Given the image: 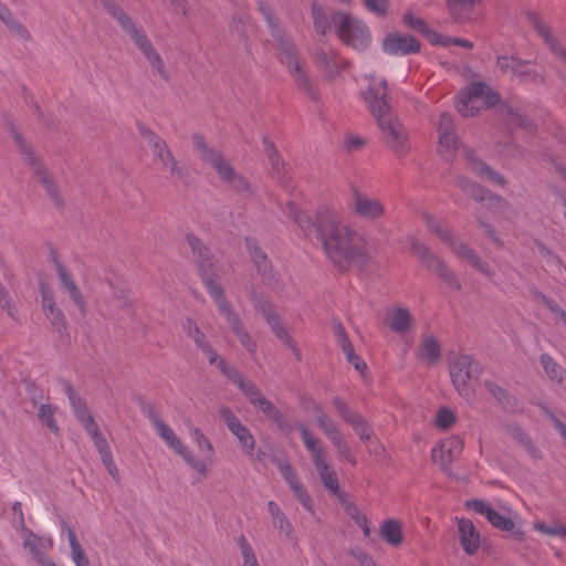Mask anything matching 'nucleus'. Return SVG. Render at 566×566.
<instances>
[{
	"instance_id": "nucleus-46",
	"label": "nucleus",
	"mask_w": 566,
	"mask_h": 566,
	"mask_svg": "<svg viewBox=\"0 0 566 566\" xmlns=\"http://www.w3.org/2000/svg\"><path fill=\"white\" fill-rule=\"evenodd\" d=\"M0 20L7 24L11 30L15 31L20 36L27 38L28 31L24 27L18 22L11 11L7 8L6 4L0 2Z\"/></svg>"
},
{
	"instance_id": "nucleus-64",
	"label": "nucleus",
	"mask_w": 566,
	"mask_h": 566,
	"mask_svg": "<svg viewBox=\"0 0 566 566\" xmlns=\"http://www.w3.org/2000/svg\"><path fill=\"white\" fill-rule=\"evenodd\" d=\"M455 421V415L450 409H440L437 413L436 423L441 429H448Z\"/></svg>"
},
{
	"instance_id": "nucleus-35",
	"label": "nucleus",
	"mask_w": 566,
	"mask_h": 566,
	"mask_svg": "<svg viewBox=\"0 0 566 566\" xmlns=\"http://www.w3.org/2000/svg\"><path fill=\"white\" fill-rule=\"evenodd\" d=\"M314 409L316 411V423L329 441L343 434L335 420L324 412L319 406H315Z\"/></svg>"
},
{
	"instance_id": "nucleus-26",
	"label": "nucleus",
	"mask_w": 566,
	"mask_h": 566,
	"mask_svg": "<svg viewBox=\"0 0 566 566\" xmlns=\"http://www.w3.org/2000/svg\"><path fill=\"white\" fill-rule=\"evenodd\" d=\"M245 245L250 253V256L255 265V269L259 274L262 275L263 282L271 284L274 279L272 263L269 260L265 252L258 245L255 239L245 238Z\"/></svg>"
},
{
	"instance_id": "nucleus-58",
	"label": "nucleus",
	"mask_w": 566,
	"mask_h": 566,
	"mask_svg": "<svg viewBox=\"0 0 566 566\" xmlns=\"http://www.w3.org/2000/svg\"><path fill=\"white\" fill-rule=\"evenodd\" d=\"M218 369L237 386L244 380V376L235 367L228 365L226 360H219Z\"/></svg>"
},
{
	"instance_id": "nucleus-56",
	"label": "nucleus",
	"mask_w": 566,
	"mask_h": 566,
	"mask_svg": "<svg viewBox=\"0 0 566 566\" xmlns=\"http://www.w3.org/2000/svg\"><path fill=\"white\" fill-rule=\"evenodd\" d=\"M534 528L549 536L566 537V526L559 522H554L552 525L542 522L535 523Z\"/></svg>"
},
{
	"instance_id": "nucleus-3",
	"label": "nucleus",
	"mask_w": 566,
	"mask_h": 566,
	"mask_svg": "<svg viewBox=\"0 0 566 566\" xmlns=\"http://www.w3.org/2000/svg\"><path fill=\"white\" fill-rule=\"evenodd\" d=\"M259 11L264 18L269 33L273 39L274 46L279 51L277 59L280 63L286 66L297 86L313 101H317L318 95L300 64V50L295 42L289 35L282 22L269 4L260 1Z\"/></svg>"
},
{
	"instance_id": "nucleus-24",
	"label": "nucleus",
	"mask_w": 566,
	"mask_h": 566,
	"mask_svg": "<svg viewBox=\"0 0 566 566\" xmlns=\"http://www.w3.org/2000/svg\"><path fill=\"white\" fill-rule=\"evenodd\" d=\"M530 64V61L522 60L514 55H500L496 59V65L503 73H512L520 78L531 76L536 83L542 81L538 74H532Z\"/></svg>"
},
{
	"instance_id": "nucleus-61",
	"label": "nucleus",
	"mask_w": 566,
	"mask_h": 566,
	"mask_svg": "<svg viewBox=\"0 0 566 566\" xmlns=\"http://www.w3.org/2000/svg\"><path fill=\"white\" fill-rule=\"evenodd\" d=\"M139 134L143 136V138L148 143V145L151 148V151L155 148H158L160 145L166 143L164 139H161L156 133H154L150 128L146 127L144 124L137 125Z\"/></svg>"
},
{
	"instance_id": "nucleus-2",
	"label": "nucleus",
	"mask_w": 566,
	"mask_h": 566,
	"mask_svg": "<svg viewBox=\"0 0 566 566\" xmlns=\"http://www.w3.org/2000/svg\"><path fill=\"white\" fill-rule=\"evenodd\" d=\"M363 96L378 123L386 145L396 154L405 155L408 150L406 132L400 122L391 116L386 80L378 81L376 76H369V85Z\"/></svg>"
},
{
	"instance_id": "nucleus-60",
	"label": "nucleus",
	"mask_w": 566,
	"mask_h": 566,
	"mask_svg": "<svg viewBox=\"0 0 566 566\" xmlns=\"http://www.w3.org/2000/svg\"><path fill=\"white\" fill-rule=\"evenodd\" d=\"M331 442L343 458H345L352 464H356V460L352 454L350 447L343 434L333 439Z\"/></svg>"
},
{
	"instance_id": "nucleus-51",
	"label": "nucleus",
	"mask_w": 566,
	"mask_h": 566,
	"mask_svg": "<svg viewBox=\"0 0 566 566\" xmlns=\"http://www.w3.org/2000/svg\"><path fill=\"white\" fill-rule=\"evenodd\" d=\"M535 295L555 315V318L566 327V312L542 292H536Z\"/></svg>"
},
{
	"instance_id": "nucleus-4",
	"label": "nucleus",
	"mask_w": 566,
	"mask_h": 566,
	"mask_svg": "<svg viewBox=\"0 0 566 566\" xmlns=\"http://www.w3.org/2000/svg\"><path fill=\"white\" fill-rule=\"evenodd\" d=\"M186 240L191 248L203 285L219 310L229 302L223 294L222 286L212 277L214 274V263L210 251L202 241L192 233L187 234Z\"/></svg>"
},
{
	"instance_id": "nucleus-19",
	"label": "nucleus",
	"mask_w": 566,
	"mask_h": 566,
	"mask_svg": "<svg viewBox=\"0 0 566 566\" xmlns=\"http://www.w3.org/2000/svg\"><path fill=\"white\" fill-rule=\"evenodd\" d=\"M349 208L364 220H376L385 213V207L381 201L370 198L358 189H353Z\"/></svg>"
},
{
	"instance_id": "nucleus-62",
	"label": "nucleus",
	"mask_w": 566,
	"mask_h": 566,
	"mask_svg": "<svg viewBox=\"0 0 566 566\" xmlns=\"http://www.w3.org/2000/svg\"><path fill=\"white\" fill-rule=\"evenodd\" d=\"M448 9L452 15H458L462 11H472L475 0H446Z\"/></svg>"
},
{
	"instance_id": "nucleus-11",
	"label": "nucleus",
	"mask_w": 566,
	"mask_h": 566,
	"mask_svg": "<svg viewBox=\"0 0 566 566\" xmlns=\"http://www.w3.org/2000/svg\"><path fill=\"white\" fill-rule=\"evenodd\" d=\"M475 99H483L488 106H493L500 102V95L485 83L474 82L459 94L457 111L467 117L474 116L479 109L473 105Z\"/></svg>"
},
{
	"instance_id": "nucleus-53",
	"label": "nucleus",
	"mask_w": 566,
	"mask_h": 566,
	"mask_svg": "<svg viewBox=\"0 0 566 566\" xmlns=\"http://www.w3.org/2000/svg\"><path fill=\"white\" fill-rule=\"evenodd\" d=\"M238 388L244 394L250 403L253 406H255L258 401L264 397L256 385L245 378L241 384H239Z\"/></svg>"
},
{
	"instance_id": "nucleus-45",
	"label": "nucleus",
	"mask_w": 566,
	"mask_h": 566,
	"mask_svg": "<svg viewBox=\"0 0 566 566\" xmlns=\"http://www.w3.org/2000/svg\"><path fill=\"white\" fill-rule=\"evenodd\" d=\"M347 514L355 521V523L361 527L365 537H369L371 534L370 522L366 515L361 514L358 506L353 503H348L345 506Z\"/></svg>"
},
{
	"instance_id": "nucleus-10",
	"label": "nucleus",
	"mask_w": 566,
	"mask_h": 566,
	"mask_svg": "<svg viewBox=\"0 0 566 566\" xmlns=\"http://www.w3.org/2000/svg\"><path fill=\"white\" fill-rule=\"evenodd\" d=\"M411 253L420 259L422 264L452 290L460 291L462 284L458 279L457 274L443 262V260L432 253L430 249L418 240L411 242Z\"/></svg>"
},
{
	"instance_id": "nucleus-27",
	"label": "nucleus",
	"mask_w": 566,
	"mask_h": 566,
	"mask_svg": "<svg viewBox=\"0 0 566 566\" xmlns=\"http://www.w3.org/2000/svg\"><path fill=\"white\" fill-rule=\"evenodd\" d=\"M164 442L170 450L179 454L190 468L200 474L206 475L207 465L205 461L197 459L192 452L181 442L175 432L170 434Z\"/></svg>"
},
{
	"instance_id": "nucleus-48",
	"label": "nucleus",
	"mask_w": 566,
	"mask_h": 566,
	"mask_svg": "<svg viewBox=\"0 0 566 566\" xmlns=\"http://www.w3.org/2000/svg\"><path fill=\"white\" fill-rule=\"evenodd\" d=\"M86 432L92 438L94 446L96 447L101 458L105 457L106 454L112 453L109 446H108L106 439L101 433L97 423L87 428Z\"/></svg>"
},
{
	"instance_id": "nucleus-30",
	"label": "nucleus",
	"mask_w": 566,
	"mask_h": 566,
	"mask_svg": "<svg viewBox=\"0 0 566 566\" xmlns=\"http://www.w3.org/2000/svg\"><path fill=\"white\" fill-rule=\"evenodd\" d=\"M416 357L428 366L434 365L441 357V346L433 336H423L417 350Z\"/></svg>"
},
{
	"instance_id": "nucleus-37",
	"label": "nucleus",
	"mask_w": 566,
	"mask_h": 566,
	"mask_svg": "<svg viewBox=\"0 0 566 566\" xmlns=\"http://www.w3.org/2000/svg\"><path fill=\"white\" fill-rule=\"evenodd\" d=\"M463 450V441L460 438L453 437L441 444V467L446 470L452 462L453 458L459 455Z\"/></svg>"
},
{
	"instance_id": "nucleus-20",
	"label": "nucleus",
	"mask_w": 566,
	"mask_h": 566,
	"mask_svg": "<svg viewBox=\"0 0 566 566\" xmlns=\"http://www.w3.org/2000/svg\"><path fill=\"white\" fill-rule=\"evenodd\" d=\"M526 19L527 22L534 28L536 33L542 38L544 43L549 48V50L560 59L563 67L562 72L566 78V49L559 44L558 40L552 34L548 24L543 22L536 13L527 12Z\"/></svg>"
},
{
	"instance_id": "nucleus-52",
	"label": "nucleus",
	"mask_w": 566,
	"mask_h": 566,
	"mask_svg": "<svg viewBox=\"0 0 566 566\" xmlns=\"http://www.w3.org/2000/svg\"><path fill=\"white\" fill-rule=\"evenodd\" d=\"M229 189L238 195L245 197H250L255 193V188L253 187V185H251L248 181V179L241 174H239L237 178L232 181Z\"/></svg>"
},
{
	"instance_id": "nucleus-42",
	"label": "nucleus",
	"mask_w": 566,
	"mask_h": 566,
	"mask_svg": "<svg viewBox=\"0 0 566 566\" xmlns=\"http://www.w3.org/2000/svg\"><path fill=\"white\" fill-rule=\"evenodd\" d=\"M312 17L314 30L321 35H325L331 25L333 27L332 17L328 19L324 9L315 2L312 4Z\"/></svg>"
},
{
	"instance_id": "nucleus-16",
	"label": "nucleus",
	"mask_w": 566,
	"mask_h": 566,
	"mask_svg": "<svg viewBox=\"0 0 566 566\" xmlns=\"http://www.w3.org/2000/svg\"><path fill=\"white\" fill-rule=\"evenodd\" d=\"M381 49L388 55L406 56L418 53L421 49V44L418 39L411 34L391 32L384 38Z\"/></svg>"
},
{
	"instance_id": "nucleus-40",
	"label": "nucleus",
	"mask_w": 566,
	"mask_h": 566,
	"mask_svg": "<svg viewBox=\"0 0 566 566\" xmlns=\"http://www.w3.org/2000/svg\"><path fill=\"white\" fill-rule=\"evenodd\" d=\"M271 165V174L272 177L286 190L292 188L290 184L291 177L289 176V168L285 163L282 160L281 156H275V159L272 157L269 159Z\"/></svg>"
},
{
	"instance_id": "nucleus-59",
	"label": "nucleus",
	"mask_w": 566,
	"mask_h": 566,
	"mask_svg": "<svg viewBox=\"0 0 566 566\" xmlns=\"http://www.w3.org/2000/svg\"><path fill=\"white\" fill-rule=\"evenodd\" d=\"M248 17L243 13H233L230 22V29L233 33H237L241 39H244V41L248 40L247 38V31H245V24H247Z\"/></svg>"
},
{
	"instance_id": "nucleus-22",
	"label": "nucleus",
	"mask_w": 566,
	"mask_h": 566,
	"mask_svg": "<svg viewBox=\"0 0 566 566\" xmlns=\"http://www.w3.org/2000/svg\"><path fill=\"white\" fill-rule=\"evenodd\" d=\"M465 505L476 514L484 516L492 524V526L500 531L511 532L515 526L512 518L502 515L501 513L492 509L490 504H488L483 500H468L465 502Z\"/></svg>"
},
{
	"instance_id": "nucleus-63",
	"label": "nucleus",
	"mask_w": 566,
	"mask_h": 566,
	"mask_svg": "<svg viewBox=\"0 0 566 566\" xmlns=\"http://www.w3.org/2000/svg\"><path fill=\"white\" fill-rule=\"evenodd\" d=\"M254 407L259 408L271 420H277L281 417V411L265 397H262Z\"/></svg>"
},
{
	"instance_id": "nucleus-36",
	"label": "nucleus",
	"mask_w": 566,
	"mask_h": 566,
	"mask_svg": "<svg viewBox=\"0 0 566 566\" xmlns=\"http://www.w3.org/2000/svg\"><path fill=\"white\" fill-rule=\"evenodd\" d=\"M142 411L149 419L163 441H165L170 434L175 432L166 422H164L159 412L156 411L153 406H144Z\"/></svg>"
},
{
	"instance_id": "nucleus-32",
	"label": "nucleus",
	"mask_w": 566,
	"mask_h": 566,
	"mask_svg": "<svg viewBox=\"0 0 566 566\" xmlns=\"http://www.w3.org/2000/svg\"><path fill=\"white\" fill-rule=\"evenodd\" d=\"M413 323L410 312L405 307H397L387 315V324L389 328L400 335L407 333Z\"/></svg>"
},
{
	"instance_id": "nucleus-49",
	"label": "nucleus",
	"mask_w": 566,
	"mask_h": 566,
	"mask_svg": "<svg viewBox=\"0 0 566 566\" xmlns=\"http://www.w3.org/2000/svg\"><path fill=\"white\" fill-rule=\"evenodd\" d=\"M476 165V175L479 177L484 178L499 186H504L506 184V179L486 163H478Z\"/></svg>"
},
{
	"instance_id": "nucleus-43",
	"label": "nucleus",
	"mask_w": 566,
	"mask_h": 566,
	"mask_svg": "<svg viewBox=\"0 0 566 566\" xmlns=\"http://www.w3.org/2000/svg\"><path fill=\"white\" fill-rule=\"evenodd\" d=\"M22 530L25 531V538L23 542V546L25 548H29L33 558L41 565H43V560H50L51 558L46 557L40 549V546H39L40 537L27 527L22 528Z\"/></svg>"
},
{
	"instance_id": "nucleus-5",
	"label": "nucleus",
	"mask_w": 566,
	"mask_h": 566,
	"mask_svg": "<svg viewBox=\"0 0 566 566\" xmlns=\"http://www.w3.org/2000/svg\"><path fill=\"white\" fill-rule=\"evenodd\" d=\"M332 23L339 39L357 51L366 50L371 42L370 32L365 22L344 11L332 12Z\"/></svg>"
},
{
	"instance_id": "nucleus-9",
	"label": "nucleus",
	"mask_w": 566,
	"mask_h": 566,
	"mask_svg": "<svg viewBox=\"0 0 566 566\" xmlns=\"http://www.w3.org/2000/svg\"><path fill=\"white\" fill-rule=\"evenodd\" d=\"M192 144L195 149L200 154L201 160L209 164L217 172L219 179L229 188L239 172L235 171L222 151L209 146L200 134L192 136Z\"/></svg>"
},
{
	"instance_id": "nucleus-50",
	"label": "nucleus",
	"mask_w": 566,
	"mask_h": 566,
	"mask_svg": "<svg viewBox=\"0 0 566 566\" xmlns=\"http://www.w3.org/2000/svg\"><path fill=\"white\" fill-rule=\"evenodd\" d=\"M219 312L227 319V323H228V325L231 328L233 334L237 333V332H240V329L244 328V325L242 323V319H241L240 315L232 308L230 303H228L224 306L220 307Z\"/></svg>"
},
{
	"instance_id": "nucleus-6",
	"label": "nucleus",
	"mask_w": 566,
	"mask_h": 566,
	"mask_svg": "<svg viewBox=\"0 0 566 566\" xmlns=\"http://www.w3.org/2000/svg\"><path fill=\"white\" fill-rule=\"evenodd\" d=\"M298 429L303 443L307 451L311 453L312 461L318 472V475L324 484V486L328 490V492L333 495H340V488L337 474L335 470L329 465L327 461V454L325 450L322 448L319 442L310 433L308 429L303 424H296Z\"/></svg>"
},
{
	"instance_id": "nucleus-13",
	"label": "nucleus",
	"mask_w": 566,
	"mask_h": 566,
	"mask_svg": "<svg viewBox=\"0 0 566 566\" xmlns=\"http://www.w3.org/2000/svg\"><path fill=\"white\" fill-rule=\"evenodd\" d=\"M482 373L481 365L470 355H459L450 368V376L453 386L461 396H467L468 381L476 379Z\"/></svg>"
},
{
	"instance_id": "nucleus-23",
	"label": "nucleus",
	"mask_w": 566,
	"mask_h": 566,
	"mask_svg": "<svg viewBox=\"0 0 566 566\" xmlns=\"http://www.w3.org/2000/svg\"><path fill=\"white\" fill-rule=\"evenodd\" d=\"M57 277L62 290L69 295L70 300L77 307L82 316L86 315L87 306L82 292L80 291L73 274L65 265H59Z\"/></svg>"
},
{
	"instance_id": "nucleus-18",
	"label": "nucleus",
	"mask_w": 566,
	"mask_h": 566,
	"mask_svg": "<svg viewBox=\"0 0 566 566\" xmlns=\"http://www.w3.org/2000/svg\"><path fill=\"white\" fill-rule=\"evenodd\" d=\"M333 406L342 419L353 427L355 433L363 441H368L373 438L374 430L361 413L352 409L348 403L339 397L333 399Z\"/></svg>"
},
{
	"instance_id": "nucleus-47",
	"label": "nucleus",
	"mask_w": 566,
	"mask_h": 566,
	"mask_svg": "<svg viewBox=\"0 0 566 566\" xmlns=\"http://www.w3.org/2000/svg\"><path fill=\"white\" fill-rule=\"evenodd\" d=\"M268 325L272 329L273 334L284 344L292 345V337L289 334L286 326L283 324L281 317L279 315L271 317L269 319Z\"/></svg>"
},
{
	"instance_id": "nucleus-41",
	"label": "nucleus",
	"mask_w": 566,
	"mask_h": 566,
	"mask_svg": "<svg viewBox=\"0 0 566 566\" xmlns=\"http://www.w3.org/2000/svg\"><path fill=\"white\" fill-rule=\"evenodd\" d=\"M539 363L548 378L557 384L564 380V368L548 354L544 353L539 356Z\"/></svg>"
},
{
	"instance_id": "nucleus-29",
	"label": "nucleus",
	"mask_w": 566,
	"mask_h": 566,
	"mask_svg": "<svg viewBox=\"0 0 566 566\" xmlns=\"http://www.w3.org/2000/svg\"><path fill=\"white\" fill-rule=\"evenodd\" d=\"M484 386L488 392L496 400L497 405L506 412H516L518 410V400L506 389L502 388L492 380H486Z\"/></svg>"
},
{
	"instance_id": "nucleus-28",
	"label": "nucleus",
	"mask_w": 566,
	"mask_h": 566,
	"mask_svg": "<svg viewBox=\"0 0 566 566\" xmlns=\"http://www.w3.org/2000/svg\"><path fill=\"white\" fill-rule=\"evenodd\" d=\"M458 528L460 534V543L463 551L469 555L475 554L480 547V535L475 531L472 521L467 518L460 520Z\"/></svg>"
},
{
	"instance_id": "nucleus-34",
	"label": "nucleus",
	"mask_w": 566,
	"mask_h": 566,
	"mask_svg": "<svg viewBox=\"0 0 566 566\" xmlns=\"http://www.w3.org/2000/svg\"><path fill=\"white\" fill-rule=\"evenodd\" d=\"M62 528L66 531L71 557L75 566H90V560L77 541L75 532L65 522H63Z\"/></svg>"
},
{
	"instance_id": "nucleus-44",
	"label": "nucleus",
	"mask_w": 566,
	"mask_h": 566,
	"mask_svg": "<svg viewBox=\"0 0 566 566\" xmlns=\"http://www.w3.org/2000/svg\"><path fill=\"white\" fill-rule=\"evenodd\" d=\"M182 328L187 336L192 338L197 347L200 349L210 343L192 318L187 317L182 323Z\"/></svg>"
},
{
	"instance_id": "nucleus-31",
	"label": "nucleus",
	"mask_w": 566,
	"mask_h": 566,
	"mask_svg": "<svg viewBox=\"0 0 566 566\" xmlns=\"http://www.w3.org/2000/svg\"><path fill=\"white\" fill-rule=\"evenodd\" d=\"M315 65L334 77L338 73L337 54L332 48L322 46L313 54Z\"/></svg>"
},
{
	"instance_id": "nucleus-55",
	"label": "nucleus",
	"mask_w": 566,
	"mask_h": 566,
	"mask_svg": "<svg viewBox=\"0 0 566 566\" xmlns=\"http://www.w3.org/2000/svg\"><path fill=\"white\" fill-rule=\"evenodd\" d=\"M192 440L197 443L198 449L201 452H208L207 459L211 461L213 452H212V444L209 441V439L205 436V433L199 428H193L190 431Z\"/></svg>"
},
{
	"instance_id": "nucleus-39",
	"label": "nucleus",
	"mask_w": 566,
	"mask_h": 566,
	"mask_svg": "<svg viewBox=\"0 0 566 566\" xmlns=\"http://www.w3.org/2000/svg\"><path fill=\"white\" fill-rule=\"evenodd\" d=\"M380 536L388 544L398 546L403 539L400 523L395 520L385 521L380 526Z\"/></svg>"
},
{
	"instance_id": "nucleus-57",
	"label": "nucleus",
	"mask_w": 566,
	"mask_h": 566,
	"mask_svg": "<svg viewBox=\"0 0 566 566\" xmlns=\"http://www.w3.org/2000/svg\"><path fill=\"white\" fill-rule=\"evenodd\" d=\"M364 7L377 17H386L389 10V0H361Z\"/></svg>"
},
{
	"instance_id": "nucleus-25",
	"label": "nucleus",
	"mask_w": 566,
	"mask_h": 566,
	"mask_svg": "<svg viewBox=\"0 0 566 566\" xmlns=\"http://www.w3.org/2000/svg\"><path fill=\"white\" fill-rule=\"evenodd\" d=\"M64 394L67 396L69 401L72 406L73 413L77 421L84 427L87 428L96 424L93 416L91 415L85 401L82 397L74 390L73 386L69 381L63 382Z\"/></svg>"
},
{
	"instance_id": "nucleus-14",
	"label": "nucleus",
	"mask_w": 566,
	"mask_h": 566,
	"mask_svg": "<svg viewBox=\"0 0 566 566\" xmlns=\"http://www.w3.org/2000/svg\"><path fill=\"white\" fill-rule=\"evenodd\" d=\"M40 295H41V307L46 317L51 323L54 332L60 336L67 333V321L64 312L59 307L55 302V295L52 289L45 283H40Z\"/></svg>"
},
{
	"instance_id": "nucleus-1",
	"label": "nucleus",
	"mask_w": 566,
	"mask_h": 566,
	"mask_svg": "<svg viewBox=\"0 0 566 566\" xmlns=\"http://www.w3.org/2000/svg\"><path fill=\"white\" fill-rule=\"evenodd\" d=\"M284 213L301 228L305 237L316 239L327 260L338 270L347 271L352 265L360 269L367 265L369 253L366 240L343 223L336 212L322 207L312 218L289 201Z\"/></svg>"
},
{
	"instance_id": "nucleus-17",
	"label": "nucleus",
	"mask_w": 566,
	"mask_h": 566,
	"mask_svg": "<svg viewBox=\"0 0 566 566\" xmlns=\"http://www.w3.org/2000/svg\"><path fill=\"white\" fill-rule=\"evenodd\" d=\"M219 415L230 432L238 439L243 452L248 457H252L255 448V439L249 428L240 421L229 407H222L219 410Z\"/></svg>"
},
{
	"instance_id": "nucleus-15",
	"label": "nucleus",
	"mask_w": 566,
	"mask_h": 566,
	"mask_svg": "<svg viewBox=\"0 0 566 566\" xmlns=\"http://www.w3.org/2000/svg\"><path fill=\"white\" fill-rule=\"evenodd\" d=\"M437 130L439 133L437 150L444 160L449 161L454 157L459 144L454 133L453 118L450 113L443 112L440 114Z\"/></svg>"
},
{
	"instance_id": "nucleus-21",
	"label": "nucleus",
	"mask_w": 566,
	"mask_h": 566,
	"mask_svg": "<svg viewBox=\"0 0 566 566\" xmlns=\"http://www.w3.org/2000/svg\"><path fill=\"white\" fill-rule=\"evenodd\" d=\"M458 187L468 196H470L475 201L482 202L489 207H501L504 202V199L490 191L489 189L482 187L473 180L468 179L464 176H458L455 178Z\"/></svg>"
},
{
	"instance_id": "nucleus-54",
	"label": "nucleus",
	"mask_w": 566,
	"mask_h": 566,
	"mask_svg": "<svg viewBox=\"0 0 566 566\" xmlns=\"http://www.w3.org/2000/svg\"><path fill=\"white\" fill-rule=\"evenodd\" d=\"M277 468L280 470L281 475L285 480V482L289 484L291 490L298 486L301 483L296 472L293 470L292 465L286 461H280L277 463Z\"/></svg>"
},
{
	"instance_id": "nucleus-33",
	"label": "nucleus",
	"mask_w": 566,
	"mask_h": 566,
	"mask_svg": "<svg viewBox=\"0 0 566 566\" xmlns=\"http://www.w3.org/2000/svg\"><path fill=\"white\" fill-rule=\"evenodd\" d=\"M153 159L155 163L161 165L164 171H169L171 176L180 175L181 169L178 166V161L169 149L167 143H164L158 148L153 150Z\"/></svg>"
},
{
	"instance_id": "nucleus-38",
	"label": "nucleus",
	"mask_w": 566,
	"mask_h": 566,
	"mask_svg": "<svg viewBox=\"0 0 566 566\" xmlns=\"http://www.w3.org/2000/svg\"><path fill=\"white\" fill-rule=\"evenodd\" d=\"M57 407L51 403H40L38 407L36 417L39 421L44 424L52 433L57 436L60 427L54 418Z\"/></svg>"
},
{
	"instance_id": "nucleus-7",
	"label": "nucleus",
	"mask_w": 566,
	"mask_h": 566,
	"mask_svg": "<svg viewBox=\"0 0 566 566\" xmlns=\"http://www.w3.org/2000/svg\"><path fill=\"white\" fill-rule=\"evenodd\" d=\"M9 130L20 154L25 157L28 165L31 167L33 176L36 177L39 181L44 186L54 205L59 209H62L64 201L59 191V188L52 180L51 176L46 172L43 164L33 154L32 147L23 139L22 135L17 130L13 124H9Z\"/></svg>"
},
{
	"instance_id": "nucleus-8",
	"label": "nucleus",
	"mask_w": 566,
	"mask_h": 566,
	"mask_svg": "<svg viewBox=\"0 0 566 566\" xmlns=\"http://www.w3.org/2000/svg\"><path fill=\"white\" fill-rule=\"evenodd\" d=\"M427 226L432 233L437 234L442 241L451 247L453 253L458 258L465 260L472 268L484 274L486 277H492L494 275V270L488 262L483 261L475 251L469 248L465 243L455 241L453 234L436 219L429 217L427 219Z\"/></svg>"
},
{
	"instance_id": "nucleus-12",
	"label": "nucleus",
	"mask_w": 566,
	"mask_h": 566,
	"mask_svg": "<svg viewBox=\"0 0 566 566\" xmlns=\"http://www.w3.org/2000/svg\"><path fill=\"white\" fill-rule=\"evenodd\" d=\"M108 14L112 15L119 27L130 36L132 41L140 50L146 60L157 53V50L148 39L144 29L137 27L122 8L109 6Z\"/></svg>"
}]
</instances>
